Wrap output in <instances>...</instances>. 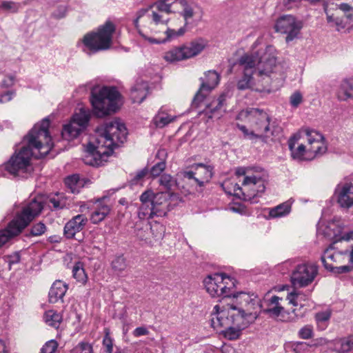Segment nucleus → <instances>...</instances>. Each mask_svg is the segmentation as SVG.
Segmentation results:
<instances>
[{
    "label": "nucleus",
    "mask_w": 353,
    "mask_h": 353,
    "mask_svg": "<svg viewBox=\"0 0 353 353\" xmlns=\"http://www.w3.org/2000/svg\"><path fill=\"white\" fill-rule=\"evenodd\" d=\"M159 184L168 191L177 186V181L170 174H163L159 178Z\"/></svg>",
    "instance_id": "41"
},
{
    "label": "nucleus",
    "mask_w": 353,
    "mask_h": 353,
    "mask_svg": "<svg viewBox=\"0 0 353 353\" xmlns=\"http://www.w3.org/2000/svg\"><path fill=\"white\" fill-rule=\"evenodd\" d=\"M236 311L234 309L226 310L219 305H216L211 314V325L214 329L223 330L220 332L229 340L237 339L241 330L250 323L243 320L242 316H236Z\"/></svg>",
    "instance_id": "5"
},
{
    "label": "nucleus",
    "mask_w": 353,
    "mask_h": 353,
    "mask_svg": "<svg viewBox=\"0 0 353 353\" xmlns=\"http://www.w3.org/2000/svg\"><path fill=\"white\" fill-rule=\"evenodd\" d=\"M336 8H339L345 13V16L347 20H352L353 17V14L351 12L353 11V7L350 6L347 3H341L339 6H336Z\"/></svg>",
    "instance_id": "53"
},
{
    "label": "nucleus",
    "mask_w": 353,
    "mask_h": 353,
    "mask_svg": "<svg viewBox=\"0 0 353 353\" xmlns=\"http://www.w3.org/2000/svg\"><path fill=\"white\" fill-rule=\"evenodd\" d=\"M176 197L174 194L158 192L153 198L152 206L156 212V216H164L170 210L168 198Z\"/></svg>",
    "instance_id": "21"
},
{
    "label": "nucleus",
    "mask_w": 353,
    "mask_h": 353,
    "mask_svg": "<svg viewBox=\"0 0 353 353\" xmlns=\"http://www.w3.org/2000/svg\"><path fill=\"white\" fill-rule=\"evenodd\" d=\"M14 78L13 76L6 77L2 82V85L5 88H8L14 84Z\"/></svg>",
    "instance_id": "62"
},
{
    "label": "nucleus",
    "mask_w": 353,
    "mask_h": 353,
    "mask_svg": "<svg viewBox=\"0 0 353 353\" xmlns=\"http://www.w3.org/2000/svg\"><path fill=\"white\" fill-rule=\"evenodd\" d=\"M343 228L341 227L339 221H332L327 224L319 223L317 225V234L322 235L324 237L332 240L330 248L333 249L339 248V243L343 239H341L343 234Z\"/></svg>",
    "instance_id": "17"
},
{
    "label": "nucleus",
    "mask_w": 353,
    "mask_h": 353,
    "mask_svg": "<svg viewBox=\"0 0 353 353\" xmlns=\"http://www.w3.org/2000/svg\"><path fill=\"white\" fill-rule=\"evenodd\" d=\"M207 46L208 41L199 37L168 51L165 53L164 59L171 63L189 59L200 54Z\"/></svg>",
    "instance_id": "11"
},
{
    "label": "nucleus",
    "mask_w": 353,
    "mask_h": 353,
    "mask_svg": "<svg viewBox=\"0 0 353 353\" xmlns=\"http://www.w3.org/2000/svg\"><path fill=\"white\" fill-rule=\"evenodd\" d=\"M176 8L177 0H158L150 6V9H156L166 14L176 12Z\"/></svg>",
    "instance_id": "32"
},
{
    "label": "nucleus",
    "mask_w": 353,
    "mask_h": 353,
    "mask_svg": "<svg viewBox=\"0 0 353 353\" xmlns=\"http://www.w3.org/2000/svg\"><path fill=\"white\" fill-rule=\"evenodd\" d=\"M137 216L140 220L150 219L156 216V212H154L152 204H141L138 209Z\"/></svg>",
    "instance_id": "39"
},
{
    "label": "nucleus",
    "mask_w": 353,
    "mask_h": 353,
    "mask_svg": "<svg viewBox=\"0 0 353 353\" xmlns=\"http://www.w3.org/2000/svg\"><path fill=\"white\" fill-rule=\"evenodd\" d=\"M299 298V295L296 293L291 292L290 293L288 296L287 299L289 301V303L292 304L293 305H297L298 302L297 300Z\"/></svg>",
    "instance_id": "60"
},
{
    "label": "nucleus",
    "mask_w": 353,
    "mask_h": 353,
    "mask_svg": "<svg viewBox=\"0 0 353 353\" xmlns=\"http://www.w3.org/2000/svg\"><path fill=\"white\" fill-rule=\"evenodd\" d=\"M126 267L125 259L122 256H117L112 262V268L117 273L125 270Z\"/></svg>",
    "instance_id": "46"
},
{
    "label": "nucleus",
    "mask_w": 353,
    "mask_h": 353,
    "mask_svg": "<svg viewBox=\"0 0 353 353\" xmlns=\"http://www.w3.org/2000/svg\"><path fill=\"white\" fill-rule=\"evenodd\" d=\"M92 351L90 343L82 341L73 348L72 353H92Z\"/></svg>",
    "instance_id": "47"
},
{
    "label": "nucleus",
    "mask_w": 353,
    "mask_h": 353,
    "mask_svg": "<svg viewBox=\"0 0 353 353\" xmlns=\"http://www.w3.org/2000/svg\"><path fill=\"white\" fill-rule=\"evenodd\" d=\"M46 230V225L43 223L39 222L32 227L30 232L33 236H40L45 232Z\"/></svg>",
    "instance_id": "52"
},
{
    "label": "nucleus",
    "mask_w": 353,
    "mask_h": 353,
    "mask_svg": "<svg viewBox=\"0 0 353 353\" xmlns=\"http://www.w3.org/2000/svg\"><path fill=\"white\" fill-rule=\"evenodd\" d=\"M124 124L115 119L105 122L95 131V140L89 142L84 151L83 162L92 166H100L107 161L114 148L126 139Z\"/></svg>",
    "instance_id": "3"
},
{
    "label": "nucleus",
    "mask_w": 353,
    "mask_h": 353,
    "mask_svg": "<svg viewBox=\"0 0 353 353\" xmlns=\"http://www.w3.org/2000/svg\"><path fill=\"white\" fill-rule=\"evenodd\" d=\"M282 299L277 296L268 298L266 295L263 299V304L265 307L263 310V312L272 317L279 316L284 310V307L279 302Z\"/></svg>",
    "instance_id": "23"
},
{
    "label": "nucleus",
    "mask_w": 353,
    "mask_h": 353,
    "mask_svg": "<svg viewBox=\"0 0 353 353\" xmlns=\"http://www.w3.org/2000/svg\"><path fill=\"white\" fill-rule=\"evenodd\" d=\"M108 196H103L97 199L93 203L92 212H91L90 219L93 224H98L103 221L110 214L111 207L105 203Z\"/></svg>",
    "instance_id": "20"
},
{
    "label": "nucleus",
    "mask_w": 353,
    "mask_h": 353,
    "mask_svg": "<svg viewBox=\"0 0 353 353\" xmlns=\"http://www.w3.org/2000/svg\"><path fill=\"white\" fill-rule=\"evenodd\" d=\"M249 170H250L248 168L239 167V168H236L235 174L238 176H244V177H245L246 176H249L248 174L249 172Z\"/></svg>",
    "instance_id": "61"
},
{
    "label": "nucleus",
    "mask_w": 353,
    "mask_h": 353,
    "mask_svg": "<svg viewBox=\"0 0 353 353\" xmlns=\"http://www.w3.org/2000/svg\"><path fill=\"white\" fill-rule=\"evenodd\" d=\"M68 289V285L60 280L55 281L52 285L49 293V302L56 303L59 301H63V298Z\"/></svg>",
    "instance_id": "28"
},
{
    "label": "nucleus",
    "mask_w": 353,
    "mask_h": 353,
    "mask_svg": "<svg viewBox=\"0 0 353 353\" xmlns=\"http://www.w3.org/2000/svg\"><path fill=\"white\" fill-rule=\"evenodd\" d=\"M50 121L43 119L41 123L36 124L25 137L27 145L21 148L5 164V169L14 176H19L32 171L30 159L32 156L36 158L46 157L53 147L52 139L48 132Z\"/></svg>",
    "instance_id": "2"
},
{
    "label": "nucleus",
    "mask_w": 353,
    "mask_h": 353,
    "mask_svg": "<svg viewBox=\"0 0 353 353\" xmlns=\"http://www.w3.org/2000/svg\"><path fill=\"white\" fill-rule=\"evenodd\" d=\"M214 174V167L201 163H194L190 170L181 172L184 180L188 181L192 185L200 188L208 183Z\"/></svg>",
    "instance_id": "13"
},
{
    "label": "nucleus",
    "mask_w": 353,
    "mask_h": 353,
    "mask_svg": "<svg viewBox=\"0 0 353 353\" xmlns=\"http://www.w3.org/2000/svg\"><path fill=\"white\" fill-rule=\"evenodd\" d=\"M58 343L55 340L47 341L41 350V353H54L57 349Z\"/></svg>",
    "instance_id": "50"
},
{
    "label": "nucleus",
    "mask_w": 353,
    "mask_h": 353,
    "mask_svg": "<svg viewBox=\"0 0 353 353\" xmlns=\"http://www.w3.org/2000/svg\"><path fill=\"white\" fill-rule=\"evenodd\" d=\"M308 345L304 342H290L285 344V348H292L295 353H301V351L307 350Z\"/></svg>",
    "instance_id": "48"
},
{
    "label": "nucleus",
    "mask_w": 353,
    "mask_h": 353,
    "mask_svg": "<svg viewBox=\"0 0 353 353\" xmlns=\"http://www.w3.org/2000/svg\"><path fill=\"white\" fill-rule=\"evenodd\" d=\"M323 9L326 14L327 23H332L333 26H336L339 28H345L343 19L339 17H334V14L331 13V10L328 9L327 4L323 3Z\"/></svg>",
    "instance_id": "45"
},
{
    "label": "nucleus",
    "mask_w": 353,
    "mask_h": 353,
    "mask_svg": "<svg viewBox=\"0 0 353 353\" xmlns=\"http://www.w3.org/2000/svg\"><path fill=\"white\" fill-rule=\"evenodd\" d=\"M145 14H147L149 18L152 19L156 24L167 23L168 21V19H164L163 13H160L157 10L150 9V8L148 10H141L138 12V16L134 21V26L137 28L138 27L139 19Z\"/></svg>",
    "instance_id": "33"
},
{
    "label": "nucleus",
    "mask_w": 353,
    "mask_h": 353,
    "mask_svg": "<svg viewBox=\"0 0 353 353\" xmlns=\"http://www.w3.org/2000/svg\"><path fill=\"white\" fill-rule=\"evenodd\" d=\"M292 283L295 287L307 286L309 284V271L306 264L297 266L291 277Z\"/></svg>",
    "instance_id": "27"
},
{
    "label": "nucleus",
    "mask_w": 353,
    "mask_h": 353,
    "mask_svg": "<svg viewBox=\"0 0 353 353\" xmlns=\"http://www.w3.org/2000/svg\"><path fill=\"white\" fill-rule=\"evenodd\" d=\"M301 137V132H299L294 134L288 140V147L291 152V157L298 161H303L306 153V147L302 143L298 144V141Z\"/></svg>",
    "instance_id": "24"
},
{
    "label": "nucleus",
    "mask_w": 353,
    "mask_h": 353,
    "mask_svg": "<svg viewBox=\"0 0 353 353\" xmlns=\"http://www.w3.org/2000/svg\"><path fill=\"white\" fill-rule=\"evenodd\" d=\"M65 184L72 193H78L80 189L83 187V181L80 179L78 174H73L65 179Z\"/></svg>",
    "instance_id": "37"
},
{
    "label": "nucleus",
    "mask_w": 353,
    "mask_h": 353,
    "mask_svg": "<svg viewBox=\"0 0 353 353\" xmlns=\"http://www.w3.org/2000/svg\"><path fill=\"white\" fill-rule=\"evenodd\" d=\"M42 209V203L35 199L26 204L7 228L0 230V248L18 236L41 213Z\"/></svg>",
    "instance_id": "6"
},
{
    "label": "nucleus",
    "mask_w": 353,
    "mask_h": 353,
    "mask_svg": "<svg viewBox=\"0 0 353 353\" xmlns=\"http://www.w3.org/2000/svg\"><path fill=\"white\" fill-rule=\"evenodd\" d=\"M175 117H171L163 112H159L154 118V122L157 127L163 128L175 119Z\"/></svg>",
    "instance_id": "43"
},
{
    "label": "nucleus",
    "mask_w": 353,
    "mask_h": 353,
    "mask_svg": "<svg viewBox=\"0 0 353 353\" xmlns=\"http://www.w3.org/2000/svg\"><path fill=\"white\" fill-rule=\"evenodd\" d=\"M338 253L341 255H348L349 262L353 267V245L350 246V248H347L344 250H339Z\"/></svg>",
    "instance_id": "57"
},
{
    "label": "nucleus",
    "mask_w": 353,
    "mask_h": 353,
    "mask_svg": "<svg viewBox=\"0 0 353 353\" xmlns=\"http://www.w3.org/2000/svg\"><path fill=\"white\" fill-rule=\"evenodd\" d=\"M219 79V74L214 70L208 71L205 73L204 78H200L201 84L192 101L194 106H199L210 91L218 85Z\"/></svg>",
    "instance_id": "16"
},
{
    "label": "nucleus",
    "mask_w": 353,
    "mask_h": 353,
    "mask_svg": "<svg viewBox=\"0 0 353 353\" xmlns=\"http://www.w3.org/2000/svg\"><path fill=\"white\" fill-rule=\"evenodd\" d=\"M14 96V92L12 91L6 92L1 95L0 103H6L12 100Z\"/></svg>",
    "instance_id": "59"
},
{
    "label": "nucleus",
    "mask_w": 353,
    "mask_h": 353,
    "mask_svg": "<svg viewBox=\"0 0 353 353\" xmlns=\"http://www.w3.org/2000/svg\"><path fill=\"white\" fill-rule=\"evenodd\" d=\"M338 249H333L330 248V245L325 250L323 256H321V261L323 263L324 267L325 269L329 270L330 268H332L333 265L331 263H329L327 261H330L332 262H336V258H335V253L332 252V250H337V252L339 250Z\"/></svg>",
    "instance_id": "42"
},
{
    "label": "nucleus",
    "mask_w": 353,
    "mask_h": 353,
    "mask_svg": "<svg viewBox=\"0 0 353 353\" xmlns=\"http://www.w3.org/2000/svg\"><path fill=\"white\" fill-rule=\"evenodd\" d=\"M231 297L230 302L221 307L226 310H235L237 312L236 316H242L250 324L254 322L263 306L258 296L254 293L233 292Z\"/></svg>",
    "instance_id": "7"
},
{
    "label": "nucleus",
    "mask_w": 353,
    "mask_h": 353,
    "mask_svg": "<svg viewBox=\"0 0 353 353\" xmlns=\"http://www.w3.org/2000/svg\"><path fill=\"white\" fill-rule=\"evenodd\" d=\"M148 93V85L146 82L137 83L131 90V99L133 103H141Z\"/></svg>",
    "instance_id": "34"
},
{
    "label": "nucleus",
    "mask_w": 353,
    "mask_h": 353,
    "mask_svg": "<svg viewBox=\"0 0 353 353\" xmlns=\"http://www.w3.org/2000/svg\"><path fill=\"white\" fill-rule=\"evenodd\" d=\"M327 150V145L323 134L310 130V161L321 157Z\"/></svg>",
    "instance_id": "19"
},
{
    "label": "nucleus",
    "mask_w": 353,
    "mask_h": 353,
    "mask_svg": "<svg viewBox=\"0 0 353 353\" xmlns=\"http://www.w3.org/2000/svg\"><path fill=\"white\" fill-rule=\"evenodd\" d=\"M302 102V95L299 92H294L290 97V104L293 107H297Z\"/></svg>",
    "instance_id": "56"
},
{
    "label": "nucleus",
    "mask_w": 353,
    "mask_h": 353,
    "mask_svg": "<svg viewBox=\"0 0 353 353\" xmlns=\"http://www.w3.org/2000/svg\"><path fill=\"white\" fill-rule=\"evenodd\" d=\"M103 345L105 347V352L107 353H112L113 351V344H112V340L109 335L108 332H106L103 340Z\"/></svg>",
    "instance_id": "54"
},
{
    "label": "nucleus",
    "mask_w": 353,
    "mask_h": 353,
    "mask_svg": "<svg viewBox=\"0 0 353 353\" xmlns=\"http://www.w3.org/2000/svg\"><path fill=\"white\" fill-rule=\"evenodd\" d=\"M352 265H342L339 267L333 266L332 268H330L329 270L336 273V274H342L349 272L352 270Z\"/></svg>",
    "instance_id": "55"
},
{
    "label": "nucleus",
    "mask_w": 353,
    "mask_h": 353,
    "mask_svg": "<svg viewBox=\"0 0 353 353\" xmlns=\"http://www.w3.org/2000/svg\"><path fill=\"white\" fill-rule=\"evenodd\" d=\"M206 291L212 297L231 298L234 288V280L225 274L215 273L208 275L203 280Z\"/></svg>",
    "instance_id": "10"
},
{
    "label": "nucleus",
    "mask_w": 353,
    "mask_h": 353,
    "mask_svg": "<svg viewBox=\"0 0 353 353\" xmlns=\"http://www.w3.org/2000/svg\"><path fill=\"white\" fill-rule=\"evenodd\" d=\"M299 335L302 339H309V328L307 326L303 327L302 329L300 330Z\"/></svg>",
    "instance_id": "64"
},
{
    "label": "nucleus",
    "mask_w": 353,
    "mask_h": 353,
    "mask_svg": "<svg viewBox=\"0 0 353 353\" xmlns=\"http://www.w3.org/2000/svg\"><path fill=\"white\" fill-rule=\"evenodd\" d=\"M165 168L166 163L165 160H161L152 167L150 173L154 177L159 176Z\"/></svg>",
    "instance_id": "49"
},
{
    "label": "nucleus",
    "mask_w": 353,
    "mask_h": 353,
    "mask_svg": "<svg viewBox=\"0 0 353 353\" xmlns=\"http://www.w3.org/2000/svg\"><path fill=\"white\" fill-rule=\"evenodd\" d=\"M301 28V22L297 21L292 15L281 17L274 26L276 32L287 34L285 38L287 42H290L296 38Z\"/></svg>",
    "instance_id": "15"
},
{
    "label": "nucleus",
    "mask_w": 353,
    "mask_h": 353,
    "mask_svg": "<svg viewBox=\"0 0 353 353\" xmlns=\"http://www.w3.org/2000/svg\"><path fill=\"white\" fill-rule=\"evenodd\" d=\"M266 176L264 174L256 173L252 176H246L242 181V188L236 184L234 192L239 190L243 194V199L256 203L255 197L261 196L265 190ZM239 195L238 192L234 193Z\"/></svg>",
    "instance_id": "12"
},
{
    "label": "nucleus",
    "mask_w": 353,
    "mask_h": 353,
    "mask_svg": "<svg viewBox=\"0 0 353 353\" xmlns=\"http://www.w3.org/2000/svg\"><path fill=\"white\" fill-rule=\"evenodd\" d=\"M238 63L243 72L236 84L240 90L250 89L270 93L272 90V83L283 79V67L277 62L276 50L272 46L246 53L239 58Z\"/></svg>",
    "instance_id": "1"
},
{
    "label": "nucleus",
    "mask_w": 353,
    "mask_h": 353,
    "mask_svg": "<svg viewBox=\"0 0 353 353\" xmlns=\"http://www.w3.org/2000/svg\"><path fill=\"white\" fill-rule=\"evenodd\" d=\"M135 337L148 335L149 334L148 330L143 326L137 327L132 332Z\"/></svg>",
    "instance_id": "58"
},
{
    "label": "nucleus",
    "mask_w": 353,
    "mask_h": 353,
    "mask_svg": "<svg viewBox=\"0 0 353 353\" xmlns=\"http://www.w3.org/2000/svg\"><path fill=\"white\" fill-rule=\"evenodd\" d=\"M150 229H151V230H152V232L153 233H154V229H156L157 230H159L160 231L159 234V233L154 234L156 237L160 236L161 234V232H163V225H160V224H159L157 223H154L153 225H152L151 227H150Z\"/></svg>",
    "instance_id": "63"
},
{
    "label": "nucleus",
    "mask_w": 353,
    "mask_h": 353,
    "mask_svg": "<svg viewBox=\"0 0 353 353\" xmlns=\"http://www.w3.org/2000/svg\"><path fill=\"white\" fill-rule=\"evenodd\" d=\"M114 30V25L111 21H107L104 25L99 28L97 32L85 34L83 39V43L93 53L106 50L112 45V34Z\"/></svg>",
    "instance_id": "9"
},
{
    "label": "nucleus",
    "mask_w": 353,
    "mask_h": 353,
    "mask_svg": "<svg viewBox=\"0 0 353 353\" xmlns=\"http://www.w3.org/2000/svg\"><path fill=\"white\" fill-rule=\"evenodd\" d=\"M332 343L333 351L337 353H349L353 350V334L335 339Z\"/></svg>",
    "instance_id": "31"
},
{
    "label": "nucleus",
    "mask_w": 353,
    "mask_h": 353,
    "mask_svg": "<svg viewBox=\"0 0 353 353\" xmlns=\"http://www.w3.org/2000/svg\"><path fill=\"white\" fill-rule=\"evenodd\" d=\"M290 210L291 203L290 201H286L273 208H271L269 212V216L271 218L284 216L288 214Z\"/></svg>",
    "instance_id": "38"
},
{
    "label": "nucleus",
    "mask_w": 353,
    "mask_h": 353,
    "mask_svg": "<svg viewBox=\"0 0 353 353\" xmlns=\"http://www.w3.org/2000/svg\"><path fill=\"white\" fill-rule=\"evenodd\" d=\"M188 27H185L183 26V27L180 28L178 30H175L174 29H170L169 28H167L166 30L164 32L165 37H148L145 35L141 34L142 37L145 39L148 40L150 43H165L166 41H172L173 39H175L179 37L183 36L185 32L187 31Z\"/></svg>",
    "instance_id": "25"
},
{
    "label": "nucleus",
    "mask_w": 353,
    "mask_h": 353,
    "mask_svg": "<svg viewBox=\"0 0 353 353\" xmlns=\"http://www.w3.org/2000/svg\"><path fill=\"white\" fill-rule=\"evenodd\" d=\"M90 120L88 111L81 108L79 112H76L70 121L63 125L61 131L62 137L68 141L77 138L79 134L88 126Z\"/></svg>",
    "instance_id": "14"
},
{
    "label": "nucleus",
    "mask_w": 353,
    "mask_h": 353,
    "mask_svg": "<svg viewBox=\"0 0 353 353\" xmlns=\"http://www.w3.org/2000/svg\"><path fill=\"white\" fill-rule=\"evenodd\" d=\"M236 119L248 122L250 130L245 125L237 124V128L244 137L250 140L260 139L267 143L273 140L281 132V128L271 123V118L264 110L259 108H248L237 114Z\"/></svg>",
    "instance_id": "4"
},
{
    "label": "nucleus",
    "mask_w": 353,
    "mask_h": 353,
    "mask_svg": "<svg viewBox=\"0 0 353 353\" xmlns=\"http://www.w3.org/2000/svg\"><path fill=\"white\" fill-rule=\"evenodd\" d=\"M43 320L48 325L58 329L63 321V316L61 313L50 310L44 313Z\"/></svg>",
    "instance_id": "35"
},
{
    "label": "nucleus",
    "mask_w": 353,
    "mask_h": 353,
    "mask_svg": "<svg viewBox=\"0 0 353 353\" xmlns=\"http://www.w3.org/2000/svg\"><path fill=\"white\" fill-rule=\"evenodd\" d=\"M88 223L87 217L78 214L70 219L64 227V235L68 239H72L77 232L81 231Z\"/></svg>",
    "instance_id": "22"
},
{
    "label": "nucleus",
    "mask_w": 353,
    "mask_h": 353,
    "mask_svg": "<svg viewBox=\"0 0 353 353\" xmlns=\"http://www.w3.org/2000/svg\"><path fill=\"white\" fill-rule=\"evenodd\" d=\"M226 96L222 94L218 99L212 101L204 110L205 114L209 119H219L222 116V108L225 105Z\"/></svg>",
    "instance_id": "26"
},
{
    "label": "nucleus",
    "mask_w": 353,
    "mask_h": 353,
    "mask_svg": "<svg viewBox=\"0 0 353 353\" xmlns=\"http://www.w3.org/2000/svg\"><path fill=\"white\" fill-rule=\"evenodd\" d=\"M337 96L343 101L353 99V77L345 78L341 81Z\"/></svg>",
    "instance_id": "30"
},
{
    "label": "nucleus",
    "mask_w": 353,
    "mask_h": 353,
    "mask_svg": "<svg viewBox=\"0 0 353 353\" xmlns=\"http://www.w3.org/2000/svg\"><path fill=\"white\" fill-rule=\"evenodd\" d=\"M336 201L341 208L350 209L353 207V183H340L335 189Z\"/></svg>",
    "instance_id": "18"
},
{
    "label": "nucleus",
    "mask_w": 353,
    "mask_h": 353,
    "mask_svg": "<svg viewBox=\"0 0 353 353\" xmlns=\"http://www.w3.org/2000/svg\"><path fill=\"white\" fill-rule=\"evenodd\" d=\"M73 277L82 284L86 283L88 276L85 272L83 265L81 262H77L72 268Z\"/></svg>",
    "instance_id": "40"
},
{
    "label": "nucleus",
    "mask_w": 353,
    "mask_h": 353,
    "mask_svg": "<svg viewBox=\"0 0 353 353\" xmlns=\"http://www.w3.org/2000/svg\"><path fill=\"white\" fill-rule=\"evenodd\" d=\"M176 12L184 19L185 27L188 28L192 24L191 19L195 14L192 3L188 0H177Z\"/></svg>",
    "instance_id": "29"
},
{
    "label": "nucleus",
    "mask_w": 353,
    "mask_h": 353,
    "mask_svg": "<svg viewBox=\"0 0 353 353\" xmlns=\"http://www.w3.org/2000/svg\"><path fill=\"white\" fill-rule=\"evenodd\" d=\"M332 313V310L327 309L315 314L314 319L320 330H324L327 328Z\"/></svg>",
    "instance_id": "36"
},
{
    "label": "nucleus",
    "mask_w": 353,
    "mask_h": 353,
    "mask_svg": "<svg viewBox=\"0 0 353 353\" xmlns=\"http://www.w3.org/2000/svg\"><path fill=\"white\" fill-rule=\"evenodd\" d=\"M121 94L115 87L103 86L94 88L91 92V103L94 114L103 117L118 109V102Z\"/></svg>",
    "instance_id": "8"
},
{
    "label": "nucleus",
    "mask_w": 353,
    "mask_h": 353,
    "mask_svg": "<svg viewBox=\"0 0 353 353\" xmlns=\"http://www.w3.org/2000/svg\"><path fill=\"white\" fill-rule=\"evenodd\" d=\"M155 194L152 191L148 190L141 194L140 196V201L141 204H152L153 198Z\"/></svg>",
    "instance_id": "51"
},
{
    "label": "nucleus",
    "mask_w": 353,
    "mask_h": 353,
    "mask_svg": "<svg viewBox=\"0 0 353 353\" xmlns=\"http://www.w3.org/2000/svg\"><path fill=\"white\" fill-rule=\"evenodd\" d=\"M21 8V3L12 1H0V9L7 13H16Z\"/></svg>",
    "instance_id": "44"
}]
</instances>
